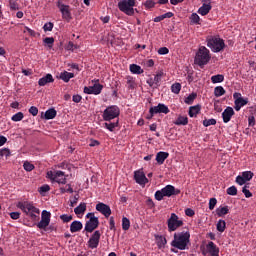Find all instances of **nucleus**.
Here are the masks:
<instances>
[{
  "mask_svg": "<svg viewBox=\"0 0 256 256\" xmlns=\"http://www.w3.org/2000/svg\"><path fill=\"white\" fill-rule=\"evenodd\" d=\"M189 245H191V233L189 230L174 233V238L171 241V247L179 249V251H185L189 249Z\"/></svg>",
  "mask_w": 256,
  "mask_h": 256,
  "instance_id": "f257e3e1",
  "label": "nucleus"
},
{
  "mask_svg": "<svg viewBox=\"0 0 256 256\" xmlns=\"http://www.w3.org/2000/svg\"><path fill=\"white\" fill-rule=\"evenodd\" d=\"M16 207L18 209H21L25 213V215L32 219V221H37V219H39V215L41 214V210L35 207V204H33V202H18Z\"/></svg>",
  "mask_w": 256,
  "mask_h": 256,
  "instance_id": "f03ea898",
  "label": "nucleus"
},
{
  "mask_svg": "<svg viewBox=\"0 0 256 256\" xmlns=\"http://www.w3.org/2000/svg\"><path fill=\"white\" fill-rule=\"evenodd\" d=\"M209 61H211V51H209L205 46H199L194 57L195 65L205 67Z\"/></svg>",
  "mask_w": 256,
  "mask_h": 256,
  "instance_id": "7ed1b4c3",
  "label": "nucleus"
},
{
  "mask_svg": "<svg viewBox=\"0 0 256 256\" xmlns=\"http://www.w3.org/2000/svg\"><path fill=\"white\" fill-rule=\"evenodd\" d=\"M206 43L213 53H221L225 49V40L219 36H208Z\"/></svg>",
  "mask_w": 256,
  "mask_h": 256,
  "instance_id": "20e7f679",
  "label": "nucleus"
},
{
  "mask_svg": "<svg viewBox=\"0 0 256 256\" xmlns=\"http://www.w3.org/2000/svg\"><path fill=\"white\" fill-rule=\"evenodd\" d=\"M181 190L176 189L173 185H166L161 190H157L155 192V199L156 201H163L164 197H173V195H179Z\"/></svg>",
  "mask_w": 256,
  "mask_h": 256,
  "instance_id": "39448f33",
  "label": "nucleus"
},
{
  "mask_svg": "<svg viewBox=\"0 0 256 256\" xmlns=\"http://www.w3.org/2000/svg\"><path fill=\"white\" fill-rule=\"evenodd\" d=\"M137 0H121L118 2V9L128 15L129 17H133L135 15V3Z\"/></svg>",
  "mask_w": 256,
  "mask_h": 256,
  "instance_id": "423d86ee",
  "label": "nucleus"
},
{
  "mask_svg": "<svg viewBox=\"0 0 256 256\" xmlns=\"http://www.w3.org/2000/svg\"><path fill=\"white\" fill-rule=\"evenodd\" d=\"M86 218L89 220L86 222L84 229L87 233H93L99 227V218L93 212L88 213Z\"/></svg>",
  "mask_w": 256,
  "mask_h": 256,
  "instance_id": "0eeeda50",
  "label": "nucleus"
},
{
  "mask_svg": "<svg viewBox=\"0 0 256 256\" xmlns=\"http://www.w3.org/2000/svg\"><path fill=\"white\" fill-rule=\"evenodd\" d=\"M167 225L169 233H173V231H177L179 227H183V219L179 218L177 214L172 213L167 220Z\"/></svg>",
  "mask_w": 256,
  "mask_h": 256,
  "instance_id": "6e6552de",
  "label": "nucleus"
},
{
  "mask_svg": "<svg viewBox=\"0 0 256 256\" xmlns=\"http://www.w3.org/2000/svg\"><path fill=\"white\" fill-rule=\"evenodd\" d=\"M120 113L121 110H119V107L112 105L104 110L102 117L104 121H112V119H117Z\"/></svg>",
  "mask_w": 256,
  "mask_h": 256,
  "instance_id": "1a4fd4ad",
  "label": "nucleus"
},
{
  "mask_svg": "<svg viewBox=\"0 0 256 256\" xmlns=\"http://www.w3.org/2000/svg\"><path fill=\"white\" fill-rule=\"evenodd\" d=\"M47 178L62 185H65V183H67V178L65 176V172L63 171H48Z\"/></svg>",
  "mask_w": 256,
  "mask_h": 256,
  "instance_id": "9d476101",
  "label": "nucleus"
},
{
  "mask_svg": "<svg viewBox=\"0 0 256 256\" xmlns=\"http://www.w3.org/2000/svg\"><path fill=\"white\" fill-rule=\"evenodd\" d=\"M49 223H51V212L43 210L41 214V220L37 224V227L38 229H46V227H49Z\"/></svg>",
  "mask_w": 256,
  "mask_h": 256,
  "instance_id": "9b49d317",
  "label": "nucleus"
},
{
  "mask_svg": "<svg viewBox=\"0 0 256 256\" xmlns=\"http://www.w3.org/2000/svg\"><path fill=\"white\" fill-rule=\"evenodd\" d=\"M204 256H219V248L215 245L214 242H209L206 245V249L202 251Z\"/></svg>",
  "mask_w": 256,
  "mask_h": 256,
  "instance_id": "f8f14e48",
  "label": "nucleus"
},
{
  "mask_svg": "<svg viewBox=\"0 0 256 256\" xmlns=\"http://www.w3.org/2000/svg\"><path fill=\"white\" fill-rule=\"evenodd\" d=\"M99 241H101V232L96 230L88 240L89 249H97L99 247Z\"/></svg>",
  "mask_w": 256,
  "mask_h": 256,
  "instance_id": "ddd939ff",
  "label": "nucleus"
},
{
  "mask_svg": "<svg viewBox=\"0 0 256 256\" xmlns=\"http://www.w3.org/2000/svg\"><path fill=\"white\" fill-rule=\"evenodd\" d=\"M101 91H103V85L99 83H95L93 86L84 87V93H86V95H100Z\"/></svg>",
  "mask_w": 256,
  "mask_h": 256,
  "instance_id": "4468645a",
  "label": "nucleus"
},
{
  "mask_svg": "<svg viewBox=\"0 0 256 256\" xmlns=\"http://www.w3.org/2000/svg\"><path fill=\"white\" fill-rule=\"evenodd\" d=\"M149 113L151 115H157V113H164V115H167V113H169V107L165 104L159 103L157 106L151 107Z\"/></svg>",
  "mask_w": 256,
  "mask_h": 256,
  "instance_id": "2eb2a0df",
  "label": "nucleus"
},
{
  "mask_svg": "<svg viewBox=\"0 0 256 256\" xmlns=\"http://www.w3.org/2000/svg\"><path fill=\"white\" fill-rule=\"evenodd\" d=\"M57 7L58 9H60L63 19H65L66 21H71V10H69V5L58 2Z\"/></svg>",
  "mask_w": 256,
  "mask_h": 256,
  "instance_id": "dca6fc26",
  "label": "nucleus"
},
{
  "mask_svg": "<svg viewBox=\"0 0 256 256\" xmlns=\"http://www.w3.org/2000/svg\"><path fill=\"white\" fill-rule=\"evenodd\" d=\"M96 211H99V213L104 215V217H106V218L111 217V207H109V205H107L103 202H99L96 205Z\"/></svg>",
  "mask_w": 256,
  "mask_h": 256,
  "instance_id": "f3484780",
  "label": "nucleus"
},
{
  "mask_svg": "<svg viewBox=\"0 0 256 256\" xmlns=\"http://www.w3.org/2000/svg\"><path fill=\"white\" fill-rule=\"evenodd\" d=\"M134 179L138 185H147V183H149L147 176H145V173L141 170L134 172Z\"/></svg>",
  "mask_w": 256,
  "mask_h": 256,
  "instance_id": "a211bd4d",
  "label": "nucleus"
},
{
  "mask_svg": "<svg viewBox=\"0 0 256 256\" xmlns=\"http://www.w3.org/2000/svg\"><path fill=\"white\" fill-rule=\"evenodd\" d=\"M235 115V110H233L232 107H227L223 113H222V119L224 123H229L231 121V118Z\"/></svg>",
  "mask_w": 256,
  "mask_h": 256,
  "instance_id": "6ab92c4d",
  "label": "nucleus"
},
{
  "mask_svg": "<svg viewBox=\"0 0 256 256\" xmlns=\"http://www.w3.org/2000/svg\"><path fill=\"white\" fill-rule=\"evenodd\" d=\"M54 81L55 79L53 78V75L46 74L44 77L38 80V85L40 87H45V85H48V83H53Z\"/></svg>",
  "mask_w": 256,
  "mask_h": 256,
  "instance_id": "aec40b11",
  "label": "nucleus"
},
{
  "mask_svg": "<svg viewBox=\"0 0 256 256\" xmlns=\"http://www.w3.org/2000/svg\"><path fill=\"white\" fill-rule=\"evenodd\" d=\"M249 103V99L247 98H242V99H237L234 101V109L235 111H241V107H245Z\"/></svg>",
  "mask_w": 256,
  "mask_h": 256,
  "instance_id": "412c9836",
  "label": "nucleus"
},
{
  "mask_svg": "<svg viewBox=\"0 0 256 256\" xmlns=\"http://www.w3.org/2000/svg\"><path fill=\"white\" fill-rule=\"evenodd\" d=\"M169 157V152H158L156 154V161L158 165H163V163H165V159H167Z\"/></svg>",
  "mask_w": 256,
  "mask_h": 256,
  "instance_id": "4be33fe9",
  "label": "nucleus"
},
{
  "mask_svg": "<svg viewBox=\"0 0 256 256\" xmlns=\"http://www.w3.org/2000/svg\"><path fill=\"white\" fill-rule=\"evenodd\" d=\"M155 239L158 249H164V247L167 245V238H165V236L156 235Z\"/></svg>",
  "mask_w": 256,
  "mask_h": 256,
  "instance_id": "5701e85b",
  "label": "nucleus"
},
{
  "mask_svg": "<svg viewBox=\"0 0 256 256\" xmlns=\"http://www.w3.org/2000/svg\"><path fill=\"white\" fill-rule=\"evenodd\" d=\"M83 229V223L81 221H73L70 225L71 233H77Z\"/></svg>",
  "mask_w": 256,
  "mask_h": 256,
  "instance_id": "b1692460",
  "label": "nucleus"
},
{
  "mask_svg": "<svg viewBox=\"0 0 256 256\" xmlns=\"http://www.w3.org/2000/svg\"><path fill=\"white\" fill-rule=\"evenodd\" d=\"M55 117H57V110H55V108H50L44 113V119L47 121L55 119Z\"/></svg>",
  "mask_w": 256,
  "mask_h": 256,
  "instance_id": "393cba45",
  "label": "nucleus"
},
{
  "mask_svg": "<svg viewBox=\"0 0 256 256\" xmlns=\"http://www.w3.org/2000/svg\"><path fill=\"white\" fill-rule=\"evenodd\" d=\"M200 112H201V106L195 105L189 108L188 115L189 117H197V115H199Z\"/></svg>",
  "mask_w": 256,
  "mask_h": 256,
  "instance_id": "a878e982",
  "label": "nucleus"
},
{
  "mask_svg": "<svg viewBox=\"0 0 256 256\" xmlns=\"http://www.w3.org/2000/svg\"><path fill=\"white\" fill-rule=\"evenodd\" d=\"M73 77H75V74L71 72L64 71L60 73V79L64 81V83H69V80L73 79Z\"/></svg>",
  "mask_w": 256,
  "mask_h": 256,
  "instance_id": "bb28decb",
  "label": "nucleus"
},
{
  "mask_svg": "<svg viewBox=\"0 0 256 256\" xmlns=\"http://www.w3.org/2000/svg\"><path fill=\"white\" fill-rule=\"evenodd\" d=\"M229 213V206H220L216 209V215L218 217H225Z\"/></svg>",
  "mask_w": 256,
  "mask_h": 256,
  "instance_id": "cd10ccee",
  "label": "nucleus"
},
{
  "mask_svg": "<svg viewBox=\"0 0 256 256\" xmlns=\"http://www.w3.org/2000/svg\"><path fill=\"white\" fill-rule=\"evenodd\" d=\"M85 211H87V204L85 202L80 203L79 206H77L74 209V213L76 215H83L85 213Z\"/></svg>",
  "mask_w": 256,
  "mask_h": 256,
  "instance_id": "c85d7f7f",
  "label": "nucleus"
},
{
  "mask_svg": "<svg viewBox=\"0 0 256 256\" xmlns=\"http://www.w3.org/2000/svg\"><path fill=\"white\" fill-rule=\"evenodd\" d=\"M209 11H211V5L210 4H203L199 9L198 13L199 15L205 16L209 14Z\"/></svg>",
  "mask_w": 256,
  "mask_h": 256,
  "instance_id": "c756f323",
  "label": "nucleus"
},
{
  "mask_svg": "<svg viewBox=\"0 0 256 256\" xmlns=\"http://www.w3.org/2000/svg\"><path fill=\"white\" fill-rule=\"evenodd\" d=\"M130 71L134 75H141V73H143V69L141 68V66H139L137 64H131L130 65Z\"/></svg>",
  "mask_w": 256,
  "mask_h": 256,
  "instance_id": "7c9ffc66",
  "label": "nucleus"
},
{
  "mask_svg": "<svg viewBox=\"0 0 256 256\" xmlns=\"http://www.w3.org/2000/svg\"><path fill=\"white\" fill-rule=\"evenodd\" d=\"M104 127H106L108 131L113 132L115 131L116 127H119V120H117L116 122H105Z\"/></svg>",
  "mask_w": 256,
  "mask_h": 256,
  "instance_id": "2f4dec72",
  "label": "nucleus"
},
{
  "mask_svg": "<svg viewBox=\"0 0 256 256\" xmlns=\"http://www.w3.org/2000/svg\"><path fill=\"white\" fill-rule=\"evenodd\" d=\"M189 123V118L187 116H178L174 125H187Z\"/></svg>",
  "mask_w": 256,
  "mask_h": 256,
  "instance_id": "473e14b6",
  "label": "nucleus"
},
{
  "mask_svg": "<svg viewBox=\"0 0 256 256\" xmlns=\"http://www.w3.org/2000/svg\"><path fill=\"white\" fill-rule=\"evenodd\" d=\"M227 228V223L225 220H219L216 224V229L219 231V233H223L225 229Z\"/></svg>",
  "mask_w": 256,
  "mask_h": 256,
  "instance_id": "72a5a7b5",
  "label": "nucleus"
},
{
  "mask_svg": "<svg viewBox=\"0 0 256 256\" xmlns=\"http://www.w3.org/2000/svg\"><path fill=\"white\" fill-rule=\"evenodd\" d=\"M226 91L225 88H223V86H217L214 88V95L215 97H223V95H225Z\"/></svg>",
  "mask_w": 256,
  "mask_h": 256,
  "instance_id": "f704fd0d",
  "label": "nucleus"
},
{
  "mask_svg": "<svg viewBox=\"0 0 256 256\" xmlns=\"http://www.w3.org/2000/svg\"><path fill=\"white\" fill-rule=\"evenodd\" d=\"M225 81V76L223 74H217L211 77V82L212 83H223Z\"/></svg>",
  "mask_w": 256,
  "mask_h": 256,
  "instance_id": "c9c22d12",
  "label": "nucleus"
},
{
  "mask_svg": "<svg viewBox=\"0 0 256 256\" xmlns=\"http://www.w3.org/2000/svg\"><path fill=\"white\" fill-rule=\"evenodd\" d=\"M129 227H131V221L127 217L122 218V229L123 231H129Z\"/></svg>",
  "mask_w": 256,
  "mask_h": 256,
  "instance_id": "e433bc0d",
  "label": "nucleus"
},
{
  "mask_svg": "<svg viewBox=\"0 0 256 256\" xmlns=\"http://www.w3.org/2000/svg\"><path fill=\"white\" fill-rule=\"evenodd\" d=\"M195 99H197V94L192 93L185 98L184 103L187 105H192Z\"/></svg>",
  "mask_w": 256,
  "mask_h": 256,
  "instance_id": "4c0bfd02",
  "label": "nucleus"
},
{
  "mask_svg": "<svg viewBox=\"0 0 256 256\" xmlns=\"http://www.w3.org/2000/svg\"><path fill=\"white\" fill-rule=\"evenodd\" d=\"M171 91L175 93V95H179V93H181V83L172 84Z\"/></svg>",
  "mask_w": 256,
  "mask_h": 256,
  "instance_id": "58836bf2",
  "label": "nucleus"
},
{
  "mask_svg": "<svg viewBox=\"0 0 256 256\" xmlns=\"http://www.w3.org/2000/svg\"><path fill=\"white\" fill-rule=\"evenodd\" d=\"M25 117V115L23 114V112H18L16 114H14L11 119L12 121H14L15 123L19 122V121H23V118Z\"/></svg>",
  "mask_w": 256,
  "mask_h": 256,
  "instance_id": "ea45409f",
  "label": "nucleus"
},
{
  "mask_svg": "<svg viewBox=\"0 0 256 256\" xmlns=\"http://www.w3.org/2000/svg\"><path fill=\"white\" fill-rule=\"evenodd\" d=\"M190 20L193 25H199L201 18L199 17V15L197 13H193L190 17Z\"/></svg>",
  "mask_w": 256,
  "mask_h": 256,
  "instance_id": "a19ab883",
  "label": "nucleus"
},
{
  "mask_svg": "<svg viewBox=\"0 0 256 256\" xmlns=\"http://www.w3.org/2000/svg\"><path fill=\"white\" fill-rule=\"evenodd\" d=\"M126 80L128 89H135V80L133 79V77L128 76L126 77Z\"/></svg>",
  "mask_w": 256,
  "mask_h": 256,
  "instance_id": "79ce46f5",
  "label": "nucleus"
},
{
  "mask_svg": "<svg viewBox=\"0 0 256 256\" xmlns=\"http://www.w3.org/2000/svg\"><path fill=\"white\" fill-rule=\"evenodd\" d=\"M44 43L45 45H47L49 47V49L53 48V43H55V38L53 37H46L44 39Z\"/></svg>",
  "mask_w": 256,
  "mask_h": 256,
  "instance_id": "37998d69",
  "label": "nucleus"
},
{
  "mask_svg": "<svg viewBox=\"0 0 256 256\" xmlns=\"http://www.w3.org/2000/svg\"><path fill=\"white\" fill-rule=\"evenodd\" d=\"M203 125L204 127H210V125H217V120H215L214 118L211 119H205L203 120Z\"/></svg>",
  "mask_w": 256,
  "mask_h": 256,
  "instance_id": "c03bdc74",
  "label": "nucleus"
},
{
  "mask_svg": "<svg viewBox=\"0 0 256 256\" xmlns=\"http://www.w3.org/2000/svg\"><path fill=\"white\" fill-rule=\"evenodd\" d=\"M61 221H63V223H69L70 221H73V216L69 215V214H62L60 216Z\"/></svg>",
  "mask_w": 256,
  "mask_h": 256,
  "instance_id": "a18cd8bd",
  "label": "nucleus"
},
{
  "mask_svg": "<svg viewBox=\"0 0 256 256\" xmlns=\"http://www.w3.org/2000/svg\"><path fill=\"white\" fill-rule=\"evenodd\" d=\"M253 172L251 171H245L242 173V177L246 180V181H251L253 179Z\"/></svg>",
  "mask_w": 256,
  "mask_h": 256,
  "instance_id": "49530a36",
  "label": "nucleus"
},
{
  "mask_svg": "<svg viewBox=\"0 0 256 256\" xmlns=\"http://www.w3.org/2000/svg\"><path fill=\"white\" fill-rule=\"evenodd\" d=\"M23 167L28 172H31V171H33V169H35V165L30 163L29 161L24 162Z\"/></svg>",
  "mask_w": 256,
  "mask_h": 256,
  "instance_id": "de8ad7c7",
  "label": "nucleus"
},
{
  "mask_svg": "<svg viewBox=\"0 0 256 256\" xmlns=\"http://www.w3.org/2000/svg\"><path fill=\"white\" fill-rule=\"evenodd\" d=\"M242 193H244L245 197L247 199H249V197H253V193H251V191H249V186L245 185L243 188H242Z\"/></svg>",
  "mask_w": 256,
  "mask_h": 256,
  "instance_id": "09e8293b",
  "label": "nucleus"
},
{
  "mask_svg": "<svg viewBox=\"0 0 256 256\" xmlns=\"http://www.w3.org/2000/svg\"><path fill=\"white\" fill-rule=\"evenodd\" d=\"M9 5L12 11H19V4L17 3V1L10 0Z\"/></svg>",
  "mask_w": 256,
  "mask_h": 256,
  "instance_id": "8fccbe9b",
  "label": "nucleus"
},
{
  "mask_svg": "<svg viewBox=\"0 0 256 256\" xmlns=\"http://www.w3.org/2000/svg\"><path fill=\"white\" fill-rule=\"evenodd\" d=\"M51 191V187L48 184H44L39 188V193L43 195V193H47Z\"/></svg>",
  "mask_w": 256,
  "mask_h": 256,
  "instance_id": "3c124183",
  "label": "nucleus"
},
{
  "mask_svg": "<svg viewBox=\"0 0 256 256\" xmlns=\"http://www.w3.org/2000/svg\"><path fill=\"white\" fill-rule=\"evenodd\" d=\"M9 155H11L9 148L0 149V159L1 157H9Z\"/></svg>",
  "mask_w": 256,
  "mask_h": 256,
  "instance_id": "603ef678",
  "label": "nucleus"
},
{
  "mask_svg": "<svg viewBox=\"0 0 256 256\" xmlns=\"http://www.w3.org/2000/svg\"><path fill=\"white\" fill-rule=\"evenodd\" d=\"M163 77V73H157L155 76H154V83H156V87H159V83H161V79Z\"/></svg>",
  "mask_w": 256,
  "mask_h": 256,
  "instance_id": "864d4df0",
  "label": "nucleus"
},
{
  "mask_svg": "<svg viewBox=\"0 0 256 256\" xmlns=\"http://www.w3.org/2000/svg\"><path fill=\"white\" fill-rule=\"evenodd\" d=\"M226 192H227V195L235 196V195H237V187L231 186V187H229V188L226 190Z\"/></svg>",
  "mask_w": 256,
  "mask_h": 256,
  "instance_id": "5fc2aeb1",
  "label": "nucleus"
},
{
  "mask_svg": "<svg viewBox=\"0 0 256 256\" xmlns=\"http://www.w3.org/2000/svg\"><path fill=\"white\" fill-rule=\"evenodd\" d=\"M236 183L238 185H245L247 183V180L242 177V175H239L236 177Z\"/></svg>",
  "mask_w": 256,
  "mask_h": 256,
  "instance_id": "6e6d98bb",
  "label": "nucleus"
},
{
  "mask_svg": "<svg viewBox=\"0 0 256 256\" xmlns=\"http://www.w3.org/2000/svg\"><path fill=\"white\" fill-rule=\"evenodd\" d=\"M215 205H217V198H211L209 200V209H210V211H213V209H215Z\"/></svg>",
  "mask_w": 256,
  "mask_h": 256,
  "instance_id": "4d7b16f0",
  "label": "nucleus"
},
{
  "mask_svg": "<svg viewBox=\"0 0 256 256\" xmlns=\"http://www.w3.org/2000/svg\"><path fill=\"white\" fill-rule=\"evenodd\" d=\"M29 113L31 115H33V117H37L38 113H39V109H37V107L32 106L29 108Z\"/></svg>",
  "mask_w": 256,
  "mask_h": 256,
  "instance_id": "13d9d810",
  "label": "nucleus"
},
{
  "mask_svg": "<svg viewBox=\"0 0 256 256\" xmlns=\"http://www.w3.org/2000/svg\"><path fill=\"white\" fill-rule=\"evenodd\" d=\"M146 9H153L155 7V2L153 0H148L144 3Z\"/></svg>",
  "mask_w": 256,
  "mask_h": 256,
  "instance_id": "bf43d9fd",
  "label": "nucleus"
},
{
  "mask_svg": "<svg viewBox=\"0 0 256 256\" xmlns=\"http://www.w3.org/2000/svg\"><path fill=\"white\" fill-rule=\"evenodd\" d=\"M43 29H44V31H53V23L48 22V23L44 24Z\"/></svg>",
  "mask_w": 256,
  "mask_h": 256,
  "instance_id": "052dcab7",
  "label": "nucleus"
},
{
  "mask_svg": "<svg viewBox=\"0 0 256 256\" xmlns=\"http://www.w3.org/2000/svg\"><path fill=\"white\" fill-rule=\"evenodd\" d=\"M169 53V48L167 47H161L158 50V55H167Z\"/></svg>",
  "mask_w": 256,
  "mask_h": 256,
  "instance_id": "680f3d73",
  "label": "nucleus"
},
{
  "mask_svg": "<svg viewBox=\"0 0 256 256\" xmlns=\"http://www.w3.org/2000/svg\"><path fill=\"white\" fill-rule=\"evenodd\" d=\"M61 193H73V188L71 185H67L66 188H60Z\"/></svg>",
  "mask_w": 256,
  "mask_h": 256,
  "instance_id": "e2e57ef3",
  "label": "nucleus"
},
{
  "mask_svg": "<svg viewBox=\"0 0 256 256\" xmlns=\"http://www.w3.org/2000/svg\"><path fill=\"white\" fill-rule=\"evenodd\" d=\"M10 217H11V219H14L15 221H17V219H19L21 217V213L20 212H11Z\"/></svg>",
  "mask_w": 256,
  "mask_h": 256,
  "instance_id": "0e129e2a",
  "label": "nucleus"
},
{
  "mask_svg": "<svg viewBox=\"0 0 256 256\" xmlns=\"http://www.w3.org/2000/svg\"><path fill=\"white\" fill-rule=\"evenodd\" d=\"M109 225H110V230L115 231V219L113 217H110Z\"/></svg>",
  "mask_w": 256,
  "mask_h": 256,
  "instance_id": "69168bd1",
  "label": "nucleus"
},
{
  "mask_svg": "<svg viewBox=\"0 0 256 256\" xmlns=\"http://www.w3.org/2000/svg\"><path fill=\"white\" fill-rule=\"evenodd\" d=\"M146 83L149 85V87H157L155 80L153 78H149Z\"/></svg>",
  "mask_w": 256,
  "mask_h": 256,
  "instance_id": "338daca9",
  "label": "nucleus"
},
{
  "mask_svg": "<svg viewBox=\"0 0 256 256\" xmlns=\"http://www.w3.org/2000/svg\"><path fill=\"white\" fill-rule=\"evenodd\" d=\"M248 124H249L250 127L255 126V116H249Z\"/></svg>",
  "mask_w": 256,
  "mask_h": 256,
  "instance_id": "774afa93",
  "label": "nucleus"
}]
</instances>
